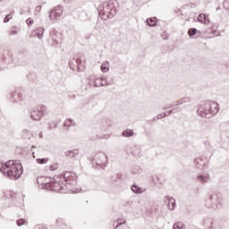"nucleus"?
<instances>
[{"instance_id":"nucleus-25","label":"nucleus","mask_w":229,"mask_h":229,"mask_svg":"<svg viewBox=\"0 0 229 229\" xmlns=\"http://www.w3.org/2000/svg\"><path fill=\"white\" fill-rule=\"evenodd\" d=\"M96 81H99V79H97V80L95 81V82H96Z\"/></svg>"},{"instance_id":"nucleus-27","label":"nucleus","mask_w":229,"mask_h":229,"mask_svg":"<svg viewBox=\"0 0 229 229\" xmlns=\"http://www.w3.org/2000/svg\"><path fill=\"white\" fill-rule=\"evenodd\" d=\"M37 8H38L40 10V7H37Z\"/></svg>"},{"instance_id":"nucleus-4","label":"nucleus","mask_w":229,"mask_h":229,"mask_svg":"<svg viewBox=\"0 0 229 229\" xmlns=\"http://www.w3.org/2000/svg\"><path fill=\"white\" fill-rule=\"evenodd\" d=\"M62 13H64V8L62 6H57L51 11L49 17L55 21L58 19V17H61Z\"/></svg>"},{"instance_id":"nucleus-7","label":"nucleus","mask_w":229,"mask_h":229,"mask_svg":"<svg viewBox=\"0 0 229 229\" xmlns=\"http://www.w3.org/2000/svg\"><path fill=\"white\" fill-rule=\"evenodd\" d=\"M115 229L119 228L122 225H126V220L124 218H118L114 220L113 223Z\"/></svg>"},{"instance_id":"nucleus-14","label":"nucleus","mask_w":229,"mask_h":229,"mask_svg":"<svg viewBox=\"0 0 229 229\" xmlns=\"http://www.w3.org/2000/svg\"><path fill=\"white\" fill-rule=\"evenodd\" d=\"M131 191H134L136 194H140L142 192V189L139 188L136 185L131 186Z\"/></svg>"},{"instance_id":"nucleus-15","label":"nucleus","mask_w":229,"mask_h":229,"mask_svg":"<svg viewBox=\"0 0 229 229\" xmlns=\"http://www.w3.org/2000/svg\"><path fill=\"white\" fill-rule=\"evenodd\" d=\"M13 18V13H9L4 19V22H10L11 19Z\"/></svg>"},{"instance_id":"nucleus-11","label":"nucleus","mask_w":229,"mask_h":229,"mask_svg":"<svg viewBox=\"0 0 229 229\" xmlns=\"http://www.w3.org/2000/svg\"><path fill=\"white\" fill-rule=\"evenodd\" d=\"M123 137H133V130L128 129V130L123 131Z\"/></svg>"},{"instance_id":"nucleus-1","label":"nucleus","mask_w":229,"mask_h":229,"mask_svg":"<svg viewBox=\"0 0 229 229\" xmlns=\"http://www.w3.org/2000/svg\"><path fill=\"white\" fill-rule=\"evenodd\" d=\"M78 180V176L73 172H64V174L56 176L50 182L45 183V188L48 191H55V192H62L64 191L65 185L76 182Z\"/></svg>"},{"instance_id":"nucleus-3","label":"nucleus","mask_w":229,"mask_h":229,"mask_svg":"<svg viewBox=\"0 0 229 229\" xmlns=\"http://www.w3.org/2000/svg\"><path fill=\"white\" fill-rule=\"evenodd\" d=\"M46 112V106H38L36 107L31 113L30 117L34 121H40L42 119V115H44V113Z\"/></svg>"},{"instance_id":"nucleus-18","label":"nucleus","mask_w":229,"mask_h":229,"mask_svg":"<svg viewBox=\"0 0 229 229\" xmlns=\"http://www.w3.org/2000/svg\"><path fill=\"white\" fill-rule=\"evenodd\" d=\"M199 178V182H202V183H204V182H208V176H205V177H203V176H199L198 177Z\"/></svg>"},{"instance_id":"nucleus-22","label":"nucleus","mask_w":229,"mask_h":229,"mask_svg":"<svg viewBox=\"0 0 229 229\" xmlns=\"http://www.w3.org/2000/svg\"><path fill=\"white\" fill-rule=\"evenodd\" d=\"M76 62L79 65H81V58H77Z\"/></svg>"},{"instance_id":"nucleus-24","label":"nucleus","mask_w":229,"mask_h":229,"mask_svg":"<svg viewBox=\"0 0 229 229\" xmlns=\"http://www.w3.org/2000/svg\"><path fill=\"white\" fill-rule=\"evenodd\" d=\"M95 85V87H99V85L98 84H94Z\"/></svg>"},{"instance_id":"nucleus-21","label":"nucleus","mask_w":229,"mask_h":229,"mask_svg":"<svg viewBox=\"0 0 229 229\" xmlns=\"http://www.w3.org/2000/svg\"><path fill=\"white\" fill-rule=\"evenodd\" d=\"M34 22H35V21H33V19H31V18H29L27 20L28 26H31Z\"/></svg>"},{"instance_id":"nucleus-19","label":"nucleus","mask_w":229,"mask_h":229,"mask_svg":"<svg viewBox=\"0 0 229 229\" xmlns=\"http://www.w3.org/2000/svg\"><path fill=\"white\" fill-rule=\"evenodd\" d=\"M18 226H22V225H26V220L21 218L17 221Z\"/></svg>"},{"instance_id":"nucleus-13","label":"nucleus","mask_w":229,"mask_h":229,"mask_svg":"<svg viewBox=\"0 0 229 229\" xmlns=\"http://www.w3.org/2000/svg\"><path fill=\"white\" fill-rule=\"evenodd\" d=\"M147 22L149 26H157V18H150Z\"/></svg>"},{"instance_id":"nucleus-23","label":"nucleus","mask_w":229,"mask_h":229,"mask_svg":"<svg viewBox=\"0 0 229 229\" xmlns=\"http://www.w3.org/2000/svg\"><path fill=\"white\" fill-rule=\"evenodd\" d=\"M123 229H130V227H128V225H124Z\"/></svg>"},{"instance_id":"nucleus-2","label":"nucleus","mask_w":229,"mask_h":229,"mask_svg":"<svg viewBox=\"0 0 229 229\" xmlns=\"http://www.w3.org/2000/svg\"><path fill=\"white\" fill-rule=\"evenodd\" d=\"M5 173L9 178L17 180L22 174V165L15 160H10L5 163Z\"/></svg>"},{"instance_id":"nucleus-26","label":"nucleus","mask_w":229,"mask_h":229,"mask_svg":"<svg viewBox=\"0 0 229 229\" xmlns=\"http://www.w3.org/2000/svg\"><path fill=\"white\" fill-rule=\"evenodd\" d=\"M39 228H44V226H42V225H39Z\"/></svg>"},{"instance_id":"nucleus-8","label":"nucleus","mask_w":229,"mask_h":229,"mask_svg":"<svg viewBox=\"0 0 229 229\" xmlns=\"http://www.w3.org/2000/svg\"><path fill=\"white\" fill-rule=\"evenodd\" d=\"M79 153H80V150L74 149V150L66 151L65 155L66 157H69V158H74V157H76Z\"/></svg>"},{"instance_id":"nucleus-9","label":"nucleus","mask_w":229,"mask_h":229,"mask_svg":"<svg viewBox=\"0 0 229 229\" xmlns=\"http://www.w3.org/2000/svg\"><path fill=\"white\" fill-rule=\"evenodd\" d=\"M168 199V208L170 210H174V208L176 207V200L173 198H167Z\"/></svg>"},{"instance_id":"nucleus-6","label":"nucleus","mask_w":229,"mask_h":229,"mask_svg":"<svg viewBox=\"0 0 229 229\" xmlns=\"http://www.w3.org/2000/svg\"><path fill=\"white\" fill-rule=\"evenodd\" d=\"M199 22H201V24H210V19H208V16L205 13H200L198 16Z\"/></svg>"},{"instance_id":"nucleus-16","label":"nucleus","mask_w":229,"mask_h":229,"mask_svg":"<svg viewBox=\"0 0 229 229\" xmlns=\"http://www.w3.org/2000/svg\"><path fill=\"white\" fill-rule=\"evenodd\" d=\"M197 31L198 30L196 29H190L188 30V34H189L190 37H194V35H196Z\"/></svg>"},{"instance_id":"nucleus-10","label":"nucleus","mask_w":229,"mask_h":229,"mask_svg":"<svg viewBox=\"0 0 229 229\" xmlns=\"http://www.w3.org/2000/svg\"><path fill=\"white\" fill-rule=\"evenodd\" d=\"M100 69L102 72H108V71L110 70V64L108 62H105L101 64Z\"/></svg>"},{"instance_id":"nucleus-12","label":"nucleus","mask_w":229,"mask_h":229,"mask_svg":"<svg viewBox=\"0 0 229 229\" xmlns=\"http://www.w3.org/2000/svg\"><path fill=\"white\" fill-rule=\"evenodd\" d=\"M37 164H47L49 162V158L44 157V158H38L36 159Z\"/></svg>"},{"instance_id":"nucleus-5","label":"nucleus","mask_w":229,"mask_h":229,"mask_svg":"<svg viewBox=\"0 0 229 229\" xmlns=\"http://www.w3.org/2000/svg\"><path fill=\"white\" fill-rule=\"evenodd\" d=\"M206 108L207 111H206V114H216L217 112V104L216 103H208L206 104Z\"/></svg>"},{"instance_id":"nucleus-17","label":"nucleus","mask_w":229,"mask_h":229,"mask_svg":"<svg viewBox=\"0 0 229 229\" xmlns=\"http://www.w3.org/2000/svg\"><path fill=\"white\" fill-rule=\"evenodd\" d=\"M9 35H17V27H13L10 29Z\"/></svg>"},{"instance_id":"nucleus-20","label":"nucleus","mask_w":229,"mask_h":229,"mask_svg":"<svg viewBox=\"0 0 229 229\" xmlns=\"http://www.w3.org/2000/svg\"><path fill=\"white\" fill-rule=\"evenodd\" d=\"M182 226H183V225L178 223V224H174V229H182Z\"/></svg>"}]
</instances>
